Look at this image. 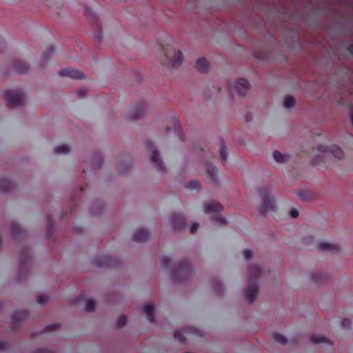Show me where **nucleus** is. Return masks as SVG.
<instances>
[{
    "mask_svg": "<svg viewBox=\"0 0 353 353\" xmlns=\"http://www.w3.org/2000/svg\"><path fill=\"white\" fill-rule=\"evenodd\" d=\"M199 227V224L197 222H193L190 228V231L192 234H196Z\"/></svg>",
    "mask_w": 353,
    "mask_h": 353,
    "instance_id": "53",
    "label": "nucleus"
},
{
    "mask_svg": "<svg viewBox=\"0 0 353 353\" xmlns=\"http://www.w3.org/2000/svg\"><path fill=\"white\" fill-rule=\"evenodd\" d=\"M85 16L93 23L99 25V17L89 6H85Z\"/></svg>",
    "mask_w": 353,
    "mask_h": 353,
    "instance_id": "28",
    "label": "nucleus"
},
{
    "mask_svg": "<svg viewBox=\"0 0 353 353\" xmlns=\"http://www.w3.org/2000/svg\"><path fill=\"white\" fill-rule=\"evenodd\" d=\"M70 147L67 144L59 145L54 149V152L57 154H65L70 152Z\"/></svg>",
    "mask_w": 353,
    "mask_h": 353,
    "instance_id": "36",
    "label": "nucleus"
},
{
    "mask_svg": "<svg viewBox=\"0 0 353 353\" xmlns=\"http://www.w3.org/2000/svg\"><path fill=\"white\" fill-rule=\"evenodd\" d=\"M331 154L334 158L339 161L344 160L345 158L343 150L336 145H332Z\"/></svg>",
    "mask_w": 353,
    "mask_h": 353,
    "instance_id": "26",
    "label": "nucleus"
},
{
    "mask_svg": "<svg viewBox=\"0 0 353 353\" xmlns=\"http://www.w3.org/2000/svg\"><path fill=\"white\" fill-rule=\"evenodd\" d=\"M146 145L151 150L150 161L154 164L155 168L158 170L165 172L166 171V168L161 157L159 151L154 147L152 141H147Z\"/></svg>",
    "mask_w": 353,
    "mask_h": 353,
    "instance_id": "5",
    "label": "nucleus"
},
{
    "mask_svg": "<svg viewBox=\"0 0 353 353\" xmlns=\"http://www.w3.org/2000/svg\"><path fill=\"white\" fill-rule=\"evenodd\" d=\"M54 228V223L52 219V217L48 215L47 216V228H46V236L51 238L52 236V232Z\"/></svg>",
    "mask_w": 353,
    "mask_h": 353,
    "instance_id": "34",
    "label": "nucleus"
},
{
    "mask_svg": "<svg viewBox=\"0 0 353 353\" xmlns=\"http://www.w3.org/2000/svg\"><path fill=\"white\" fill-rule=\"evenodd\" d=\"M60 327V324L58 323H54L50 325H48L45 327L43 331L42 332H50L57 330Z\"/></svg>",
    "mask_w": 353,
    "mask_h": 353,
    "instance_id": "40",
    "label": "nucleus"
},
{
    "mask_svg": "<svg viewBox=\"0 0 353 353\" xmlns=\"http://www.w3.org/2000/svg\"><path fill=\"white\" fill-rule=\"evenodd\" d=\"M2 308V305L0 303V310Z\"/></svg>",
    "mask_w": 353,
    "mask_h": 353,
    "instance_id": "63",
    "label": "nucleus"
},
{
    "mask_svg": "<svg viewBox=\"0 0 353 353\" xmlns=\"http://www.w3.org/2000/svg\"><path fill=\"white\" fill-rule=\"evenodd\" d=\"M324 161V157L320 155L314 156L310 161V163L312 165H316Z\"/></svg>",
    "mask_w": 353,
    "mask_h": 353,
    "instance_id": "46",
    "label": "nucleus"
},
{
    "mask_svg": "<svg viewBox=\"0 0 353 353\" xmlns=\"http://www.w3.org/2000/svg\"><path fill=\"white\" fill-rule=\"evenodd\" d=\"M259 290V284L256 282L249 281V285L245 290V298L248 303H252L256 299Z\"/></svg>",
    "mask_w": 353,
    "mask_h": 353,
    "instance_id": "9",
    "label": "nucleus"
},
{
    "mask_svg": "<svg viewBox=\"0 0 353 353\" xmlns=\"http://www.w3.org/2000/svg\"><path fill=\"white\" fill-rule=\"evenodd\" d=\"M243 254L244 258L246 260H250V259H252V258L253 256L252 251L251 250H249V249L245 250L243 252Z\"/></svg>",
    "mask_w": 353,
    "mask_h": 353,
    "instance_id": "52",
    "label": "nucleus"
},
{
    "mask_svg": "<svg viewBox=\"0 0 353 353\" xmlns=\"http://www.w3.org/2000/svg\"><path fill=\"white\" fill-rule=\"evenodd\" d=\"M144 110L143 107H138L132 114L128 117L129 120L135 121L144 116Z\"/></svg>",
    "mask_w": 353,
    "mask_h": 353,
    "instance_id": "31",
    "label": "nucleus"
},
{
    "mask_svg": "<svg viewBox=\"0 0 353 353\" xmlns=\"http://www.w3.org/2000/svg\"><path fill=\"white\" fill-rule=\"evenodd\" d=\"M11 68L18 74H26L30 70V66L27 62L17 58L12 59Z\"/></svg>",
    "mask_w": 353,
    "mask_h": 353,
    "instance_id": "8",
    "label": "nucleus"
},
{
    "mask_svg": "<svg viewBox=\"0 0 353 353\" xmlns=\"http://www.w3.org/2000/svg\"><path fill=\"white\" fill-rule=\"evenodd\" d=\"M273 157L278 163H285L288 160V155L282 154L278 150L273 152Z\"/></svg>",
    "mask_w": 353,
    "mask_h": 353,
    "instance_id": "37",
    "label": "nucleus"
},
{
    "mask_svg": "<svg viewBox=\"0 0 353 353\" xmlns=\"http://www.w3.org/2000/svg\"><path fill=\"white\" fill-rule=\"evenodd\" d=\"M187 188L190 190H200L201 184L199 181L192 180L188 183Z\"/></svg>",
    "mask_w": 353,
    "mask_h": 353,
    "instance_id": "42",
    "label": "nucleus"
},
{
    "mask_svg": "<svg viewBox=\"0 0 353 353\" xmlns=\"http://www.w3.org/2000/svg\"><path fill=\"white\" fill-rule=\"evenodd\" d=\"M160 263L162 266L163 267H168L171 263V259L168 256H163L160 258Z\"/></svg>",
    "mask_w": 353,
    "mask_h": 353,
    "instance_id": "49",
    "label": "nucleus"
},
{
    "mask_svg": "<svg viewBox=\"0 0 353 353\" xmlns=\"http://www.w3.org/2000/svg\"><path fill=\"white\" fill-rule=\"evenodd\" d=\"M351 320L349 318H344L341 321V326L345 329H349L351 327Z\"/></svg>",
    "mask_w": 353,
    "mask_h": 353,
    "instance_id": "50",
    "label": "nucleus"
},
{
    "mask_svg": "<svg viewBox=\"0 0 353 353\" xmlns=\"http://www.w3.org/2000/svg\"><path fill=\"white\" fill-rule=\"evenodd\" d=\"M212 285L214 291L218 294H221L224 291V286L222 282L217 278L212 279Z\"/></svg>",
    "mask_w": 353,
    "mask_h": 353,
    "instance_id": "32",
    "label": "nucleus"
},
{
    "mask_svg": "<svg viewBox=\"0 0 353 353\" xmlns=\"http://www.w3.org/2000/svg\"><path fill=\"white\" fill-rule=\"evenodd\" d=\"M223 210V206L218 201L210 202L204 208V212L207 214L217 213Z\"/></svg>",
    "mask_w": 353,
    "mask_h": 353,
    "instance_id": "18",
    "label": "nucleus"
},
{
    "mask_svg": "<svg viewBox=\"0 0 353 353\" xmlns=\"http://www.w3.org/2000/svg\"><path fill=\"white\" fill-rule=\"evenodd\" d=\"M319 249L323 251H328L332 253H337L341 250L339 245L333 244L330 242L321 241L319 243Z\"/></svg>",
    "mask_w": 353,
    "mask_h": 353,
    "instance_id": "17",
    "label": "nucleus"
},
{
    "mask_svg": "<svg viewBox=\"0 0 353 353\" xmlns=\"http://www.w3.org/2000/svg\"><path fill=\"white\" fill-rule=\"evenodd\" d=\"M219 154L221 157V160L223 161L225 164L228 159V149L223 139H220V150Z\"/></svg>",
    "mask_w": 353,
    "mask_h": 353,
    "instance_id": "27",
    "label": "nucleus"
},
{
    "mask_svg": "<svg viewBox=\"0 0 353 353\" xmlns=\"http://www.w3.org/2000/svg\"><path fill=\"white\" fill-rule=\"evenodd\" d=\"M103 161V157H101V155L98 153H96L92 157V161H91L92 166L94 169H97V170L100 169L102 166Z\"/></svg>",
    "mask_w": 353,
    "mask_h": 353,
    "instance_id": "29",
    "label": "nucleus"
},
{
    "mask_svg": "<svg viewBox=\"0 0 353 353\" xmlns=\"http://www.w3.org/2000/svg\"><path fill=\"white\" fill-rule=\"evenodd\" d=\"M290 216L293 218H296L299 216V211L297 210H292L290 211Z\"/></svg>",
    "mask_w": 353,
    "mask_h": 353,
    "instance_id": "57",
    "label": "nucleus"
},
{
    "mask_svg": "<svg viewBox=\"0 0 353 353\" xmlns=\"http://www.w3.org/2000/svg\"><path fill=\"white\" fill-rule=\"evenodd\" d=\"M59 75L62 77H68L74 79H84L85 75L83 72L74 68H64L59 71Z\"/></svg>",
    "mask_w": 353,
    "mask_h": 353,
    "instance_id": "11",
    "label": "nucleus"
},
{
    "mask_svg": "<svg viewBox=\"0 0 353 353\" xmlns=\"http://www.w3.org/2000/svg\"><path fill=\"white\" fill-rule=\"evenodd\" d=\"M49 301V296L46 294H41L36 297V301L40 305H46Z\"/></svg>",
    "mask_w": 353,
    "mask_h": 353,
    "instance_id": "41",
    "label": "nucleus"
},
{
    "mask_svg": "<svg viewBox=\"0 0 353 353\" xmlns=\"http://www.w3.org/2000/svg\"><path fill=\"white\" fill-rule=\"evenodd\" d=\"M348 50L351 54H353V45H350V46H348Z\"/></svg>",
    "mask_w": 353,
    "mask_h": 353,
    "instance_id": "61",
    "label": "nucleus"
},
{
    "mask_svg": "<svg viewBox=\"0 0 353 353\" xmlns=\"http://www.w3.org/2000/svg\"><path fill=\"white\" fill-rule=\"evenodd\" d=\"M99 26V29L94 32V36L95 38V40L98 43H101L103 40V33H102V28L99 24L97 26Z\"/></svg>",
    "mask_w": 353,
    "mask_h": 353,
    "instance_id": "43",
    "label": "nucleus"
},
{
    "mask_svg": "<svg viewBox=\"0 0 353 353\" xmlns=\"http://www.w3.org/2000/svg\"><path fill=\"white\" fill-rule=\"evenodd\" d=\"M1 96L10 108L23 107L26 104V93L21 88L6 89L2 91Z\"/></svg>",
    "mask_w": 353,
    "mask_h": 353,
    "instance_id": "2",
    "label": "nucleus"
},
{
    "mask_svg": "<svg viewBox=\"0 0 353 353\" xmlns=\"http://www.w3.org/2000/svg\"><path fill=\"white\" fill-rule=\"evenodd\" d=\"M127 317L125 315H120L117 320V326L118 327H122L126 325Z\"/></svg>",
    "mask_w": 353,
    "mask_h": 353,
    "instance_id": "44",
    "label": "nucleus"
},
{
    "mask_svg": "<svg viewBox=\"0 0 353 353\" xmlns=\"http://www.w3.org/2000/svg\"><path fill=\"white\" fill-rule=\"evenodd\" d=\"M273 339L276 342H278L282 345L287 344L288 341L285 336H284L283 335H282L281 334L278 333V332H275L273 334Z\"/></svg>",
    "mask_w": 353,
    "mask_h": 353,
    "instance_id": "39",
    "label": "nucleus"
},
{
    "mask_svg": "<svg viewBox=\"0 0 353 353\" xmlns=\"http://www.w3.org/2000/svg\"><path fill=\"white\" fill-rule=\"evenodd\" d=\"M245 119L246 122H250L252 120V115L251 113H248L245 116Z\"/></svg>",
    "mask_w": 353,
    "mask_h": 353,
    "instance_id": "59",
    "label": "nucleus"
},
{
    "mask_svg": "<svg viewBox=\"0 0 353 353\" xmlns=\"http://www.w3.org/2000/svg\"><path fill=\"white\" fill-rule=\"evenodd\" d=\"M174 337L181 343H185V338L182 335L181 332L179 330H175L174 332Z\"/></svg>",
    "mask_w": 353,
    "mask_h": 353,
    "instance_id": "48",
    "label": "nucleus"
},
{
    "mask_svg": "<svg viewBox=\"0 0 353 353\" xmlns=\"http://www.w3.org/2000/svg\"><path fill=\"white\" fill-rule=\"evenodd\" d=\"M296 195L299 199L305 202H309L318 198L317 193L310 190H299L296 191Z\"/></svg>",
    "mask_w": 353,
    "mask_h": 353,
    "instance_id": "13",
    "label": "nucleus"
},
{
    "mask_svg": "<svg viewBox=\"0 0 353 353\" xmlns=\"http://www.w3.org/2000/svg\"><path fill=\"white\" fill-rule=\"evenodd\" d=\"M87 94H88V90L85 88H80L77 91V95L81 98L85 97L87 96Z\"/></svg>",
    "mask_w": 353,
    "mask_h": 353,
    "instance_id": "54",
    "label": "nucleus"
},
{
    "mask_svg": "<svg viewBox=\"0 0 353 353\" xmlns=\"http://www.w3.org/2000/svg\"><path fill=\"white\" fill-rule=\"evenodd\" d=\"M8 347V343L6 341H0V350H5Z\"/></svg>",
    "mask_w": 353,
    "mask_h": 353,
    "instance_id": "56",
    "label": "nucleus"
},
{
    "mask_svg": "<svg viewBox=\"0 0 353 353\" xmlns=\"http://www.w3.org/2000/svg\"><path fill=\"white\" fill-rule=\"evenodd\" d=\"M193 266L191 261L183 259L175 263L170 269V278L172 282L181 284L187 281L192 276Z\"/></svg>",
    "mask_w": 353,
    "mask_h": 353,
    "instance_id": "1",
    "label": "nucleus"
},
{
    "mask_svg": "<svg viewBox=\"0 0 353 353\" xmlns=\"http://www.w3.org/2000/svg\"><path fill=\"white\" fill-rule=\"evenodd\" d=\"M212 220H214V221L218 222L222 225H226L228 223L226 219L223 216H215L212 217Z\"/></svg>",
    "mask_w": 353,
    "mask_h": 353,
    "instance_id": "51",
    "label": "nucleus"
},
{
    "mask_svg": "<svg viewBox=\"0 0 353 353\" xmlns=\"http://www.w3.org/2000/svg\"><path fill=\"white\" fill-rule=\"evenodd\" d=\"M205 172L210 177L212 181L215 184H218L219 180L217 177V168L213 164L206 163L205 164Z\"/></svg>",
    "mask_w": 353,
    "mask_h": 353,
    "instance_id": "20",
    "label": "nucleus"
},
{
    "mask_svg": "<svg viewBox=\"0 0 353 353\" xmlns=\"http://www.w3.org/2000/svg\"><path fill=\"white\" fill-rule=\"evenodd\" d=\"M18 278H19V280H21V273H19V274H18Z\"/></svg>",
    "mask_w": 353,
    "mask_h": 353,
    "instance_id": "62",
    "label": "nucleus"
},
{
    "mask_svg": "<svg viewBox=\"0 0 353 353\" xmlns=\"http://www.w3.org/2000/svg\"><path fill=\"white\" fill-rule=\"evenodd\" d=\"M177 134H178V136H179V139L182 141H185V136H184V134L183 133V132L181 130H179L177 131Z\"/></svg>",
    "mask_w": 353,
    "mask_h": 353,
    "instance_id": "58",
    "label": "nucleus"
},
{
    "mask_svg": "<svg viewBox=\"0 0 353 353\" xmlns=\"http://www.w3.org/2000/svg\"><path fill=\"white\" fill-rule=\"evenodd\" d=\"M149 234L145 229L137 230L132 236V239L138 243L145 242L148 239Z\"/></svg>",
    "mask_w": 353,
    "mask_h": 353,
    "instance_id": "21",
    "label": "nucleus"
},
{
    "mask_svg": "<svg viewBox=\"0 0 353 353\" xmlns=\"http://www.w3.org/2000/svg\"><path fill=\"white\" fill-rule=\"evenodd\" d=\"M30 315L28 310H16L12 315V323L13 325H18L26 321Z\"/></svg>",
    "mask_w": 353,
    "mask_h": 353,
    "instance_id": "12",
    "label": "nucleus"
},
{
    "mask_svg": "<svg viewBox=\"0 0 353 353\" xmlns=\"http://www.w3.org/2000/svg\"><path fill=\"white\" fill-rule=\"evenodd\" d=\"M183 62V54L181 50L175 52L174 59L171 63V68L173 69L181 66Z\"/></svg>",
    "mask_w": 353,
    "mask_h": 353,
    "instance_id": "24",
    "label": "nucleus"
},
{
    "mask_svg": "<svg viewBox=\"0 0 353 353\" xmlns=\"http://www.w3.org/2000/svg\"><path fill=\"white\" fill-rule=\"evenodd\" d=\"M183 331L186 334H193L199 336L203 337L205 336L203 332L196 327L192 326H185L183 328Z\"/></svg>",
    "mask_w": 353,
    "mask_h": 353,
    "instance_id": "30",
    "label": "nucleus"
},
{
    "mask_svg": "<svg viewBox=\"0 0 353 353\" xmlns=\"http://www.w3.org/2000/svg\"><path fill=\"white\" fill-rule=\"evenodd\" d=\"M83 301L85 303L84 310L87 312L94 311L96 307V301L93 299H86L81 294L74 301L73 304H78Z\"/></svg>",
    "mask_w": 353,
    "mask_h": 353,
    "instance_id": "14",
    "label": "nucleus"
},
{
    "mask_svg": "<svg viewBox=\"0 0 353 353\" xmlns=\"http://www.w3.org/2000/svg\"><path fill=\"white\" fill-rule=\"evenodd\" d=\"M104 210L103 205L101 203H94L90 210V212L93 216H100Z\"/></svg>",
    "mask_w": 353,
    "mask_h": 353,
    "instance_id": "25",
    "label": "nucleus"
},
{
    "mask_svg": "<svg viewBox=\"0 0 353 353\" xmlns=\"http://www.w3.org/2000/svg\"><path fill=\"white\" fill-rule=\"evenodd\" d=\"M54 52V48L52 46H49L46 50L41 55V60L43 62H47L52 57Z\"/></svg>",
    "mask_w": 353,
    "mask_h": 353,
    "instance_id": "38",
    "label": "nucleus"
},
{
    "mask_svg": "<svg viewBox=\"0 0 353 353\" xmlns=\"http://www.w3.org/2000/svg\"><path fill=\"white\" fill-rule=\"evenodd\" d=\"M32 353H53V352L46 348H39Z\"/></svg>",
    "mask_w": 353,
    "mask_h": 353,
    "instance_id": "55",
    "label": "nucleus"
},
{
    "mask_svg": "<svg viewBox=\"0 0 353 353\" xmlns=\"http://www.w3.org/2000/svg\"><path fill=\"white\" fill-rule=\"evenodd\" d=\"M350 117L352 124L353 125V110H350Z\"/></svg>",
    "mask_w": 353,
    "mask_h": 353,
    "instance_id": "60",
    "label": "nucleus"
},
{
    "mask_svg": "<svg viewBox=\"0 0 353 353\" xmlns=\"http://www.w3.org/2000/svg\"><path fill=\"white\" fill-rule=\"evenodd\" d=\"M310 342L313 345L326 343L333 345V342L323 335L312 334L310 337Z\"/></svg>",
    "mask_w": 353,
    "mask_h": 353,
    "instance_id": "19",
    "label": "nucleus"
},
{
    "mask_svg": "<svg viewBox=\"0 0 353 353\" xmlns=\"http://www.w3.org/2000/svg\"><path fill=\"white\" fill-rule=\"evenodd\" d=\"M143 310L150 322H154V304L153 303H148L145 305Z\"/></svg>",
    "mask_w": 353,
    "mask_h": 353,
    "instance_id": "22",
    "label": "nucleus"
},
{
    "mask_svg": "<svg viewBox=\"0 0 353 353\" xmlns=\"http://www.w3.org/2000/svg\"><path fill=\"white\" fill-rule=\"evenodd\" d=\"M311 279L315 282H319L323 277L321 272H312L310 273Z\"/></svg>",
    "mask_w": 353,
    "mask_h": 353,
    "instance_id": "45",
    "label": "nucleus"
},
{
    "mask_svg": "<svg viewBox=\"0 0 353 353\" xmlns=\"http://www.w3.org/2000/svg\"><path fill=\"white\" fill-rule=\"evenodd\" d=\"M317 150L321 153H331L332 146L321 144L317 146Z\"/></svg>",
    "mask_w": 353,
    "mask_h": 353,
    "instance_id": "47",
    "label": "nucleus"
},
{
    "mask_svg": "<svg viewBox=\"0 0 353 353\" xmlns=\"http://www.w3.org/2000/svg\"><path fill=\"white\" fill-rule=\"evenodd\" d=\"M194 67L199 72L205 74L210 70V63L205 57H200L196 61Z\"/></svg>",
    "mask_w": 353,
    "mask_h": 353,
    "instance_id": "15",
    "label": "nucleus"
},
{
    "mask_svg": "<svg viewBox=\"0 0 353 353\" xmlns=\"http://www.w3.org/2000/svg\"><path fill=\"white\" fill-rule=\"evenodd\" d=\"M248 271L250 276L249 281L256 282L255 279L261 276L262 274V269L257 264H250L248 268Z\"/></svg>",
    "mask_w": 353,
    "mask_h": 353,
    "instance_id": "16",
    "label": "nucleus"
},
{
    "mask_svg": "<svg viewBox=\"0 0 353 353\" xmlns=\"http://www.w3.org/2000/svg\"><path fill=\"white\" fill-rule=\"evenodd\" d=\"M10 234L16 241H21L27 236V231L17 221H12L10 225Z\"/></svg>",
    "mask_w": 353,
    "mask_h": 353,
    "instance_id": "6",
    "label": "nucleus"
},
{
    "mask_svg": "<svg viewBox=\"0 0 353 353\" xmlns=\"http://www.w3.org/2000/svg\"><path fill=\"white\" fill-rule=\"evenodd\" d=\"M236 91L239 96L243 97L246 95V92L250 88L248 81L245 79H239L236 81L234 85L232 87H228V90L230 92L232 89Z\"/></svg>",
    "mask_w": 353,
    "mask_h": 353,
    "instance_id": "10",
    "label": "nucleus"
},
{
    "mask_svg": "<svg viewBox=\"0 0 353 353\" xmlns=\"http://www.w3.org/2000/svg\"><path fill=\"white\" fill-rule=\"evenodd\" d=\"M96 265L100 268H111L118 266L120 261L118 259L110 256H99L95 260Z\"/></svg>",
    "mask_w": 353,
    "mask_h": 353,
    "instance_id": "7",
    "label": "nucleus"
},
{
    "mask_svg": "<svg viewBox=\"0 0 353 353\" xmlns=\"http://www.w3.org/2000/svg\"><path fill=\"white\" fill-rule=\"evenodd\" d=\"M30 259V249L29 248H23L20 252V264L22 265L26 263Z\"/></svg>",
    "mask_w": 353,
    "mask_h": 353,
    "instance_id": "35",
    "label": "nucleus"
},
{
    "mask_svg": "<svg viewBox=\"0 0 353 353\" xmlns=\"http://www.w3.org/2000/svg\"><path fill=\"white\" fill-rule=\"evenodd\" d=\"M258 192L262 199V203L259 208V212L261 216H266L268 212H274L276 210L274 197L271 195V188L265 186L259 189Z\"/></svg>",
    "mask_w": 353,
    "mask_h": 353,
    "instance_id": "3",
    "label": "nucleus"
},
{
    "mask_svg": "<svg viewBox=\"0 0 353 353\" xmlns=\"http://www.w3.org/2000/svg\"><path fill=\"white\" fill-rule=\"evenodd\" d=\"M296 101L291 95H287L283 99V107L286 109H292L295 106Z\"/></svg>",
    "mask_w": 353,
    "mask_h": 353,
    "instance_id": "33",
    "label": "nucleus"
},
{
    "mask_svg": "<svg viewBox=\"0 0 353 353\" xmlns=\"http://www.w3.org/2000/svg\"><path fill=\"white\" fill-rule=\"evenodd\" d=\"M14 189L13 184L7 179H0V192L8 193Z\"/></svg>",
    "mask_w": 353,
    "mask_h": 353,
    "instance_id": "23",
    "label": "nucleus"
},
{
    "mask_svg": "<svg viewBox=\"0 0 353 353\" xmlns=\"http://www.w3.org/2000/svg\"><path fill=\"white\" fill-rule=\"evenodd\" d=\"M170 224L175 232L184 231L188 225L186 215L181 212H174L170 215Z\"/></svg>",
    "mask_w": 353,
    "mask_h": 353,
    "instance_id": "4",
    "label": "nucleus"
}]
</instances>
